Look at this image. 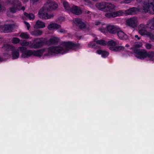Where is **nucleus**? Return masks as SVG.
I'll return each mask as SVG.
<instances>
[{
    "instance_id": "nucleus-12",
    "label": "nucleus",
    "mask_w": 154,
    "mask_h": 154,
    "mask_svg": "<svg viewBox=\"0 0 154 154\" xmlns=\"http://www.w3.org/2000/svg\"><path fill=\"white\" fill-rule=\"evenodd\" d=\"M74 23L78 26L81 29H83L86 28V24L81 19L79 18L75 19Z\"/></svg>"
},
{
    "instance_id": "nucleus-29",
    "label": "nucleus",
    "mask_w": 154,
    "mask_h": 154,
    "mask_svg": "<svg viewBox=\"0 0 154 154\" xmlns=\"http://www.w3.org/2000/svg\"><path fill=\"white\" fill-rule=\"evenodd\" d=\"M42 33V31L39 29L35 30L32 32V34L35 36H40Z\"/></svg>"
},
{
    "instance_id": "nucleus-39",
    "label": "nucleus",
    "mask_w": 154,
    "mask_h": 154,
    "mask_svg": "<svg viewBox=\"0 0 154 154\" xmlns=\"http://www.w3.org/2000/svg\"><path fill=\"white\" fill-rule=\"evenodd\" d=\"M19 48L20 51L22 53V54L23 52V51L26 50V48L23 47H20Z\"/></svg>"
},
{
    "instance_id": "nucleus-18",
    "label": "nucleus",
    "mask_w": 154,
    "mask_h": 154,
    "mask_svg": "<svg viewBox=\"0 0 154 154\" xmlns=\"http://www.w3.org/2000/svg\"><path fill=\"white\" fill-rule=\"evenodd\" d=\"M61 25L55 23H52L49 24L48 26V28L49 30L57 29L61 27Z\"/></svg>"
},
{
    "instance_id": "nucleus-38",
    "label": "nucleus",
    "mask_w": 154,
    "mask_h": 154,
    "mask_svg": "<svg viewBox=\"0 0 154 154\" xmlns=\"http://www.w3.org/2000/svg\"><path fill=\"white\" fill-rule=\"evenodd\" d=\"M57 32L59 33H65L67 32V31L63 29H61L57 31Z\"/></svg>"
},
{
    "instance_id": "nucleus-43",
    "label": "nucleus",
    "mask_w": 154,
    "mask_h": 154,
    "mask_svg": "<svg viewBox=\"0 0 154 154\" xmlns=\"http://www.w3.org/2000/svg\"><path fill=\"white\" fill-rule=\"evenodd\" d=\"M142 45V43H140L139 44H138V43H137L136 44L135 43V47H140Z\"/></svg>"
},
{
    "instance_id": "nucleus-8",
    "label": "nucleus",
    "mask_w": 154,
    "mask_h": 154,
    "mask_svg": "<svg viewBox=\"0 0 154 154\" xmlns=\"http://www.w3.org/2000/svg\"><path fill=\"white\" fill-rule=\"evenodd\" d=\"M120 27L118 26L113 24H109L106 26L107 31L110 34H116Z\"/></svg>"
},
{
    "instance_id": "nucleus-40",
    "label": "nucleus",
    "mask_w": 154,
    "mask_h": 154,
    "mask_svg": "<svg viewBox=\"0 0 154 154\" xmlns=\"http://www.w3.org/2000/svg\"><path fill=\"white\" fill-rule=\"evenodd\" d=\"M145 47L147 49H150L151 48L152 45L150 44H146L145 45Z\"/></svg>"
},
{
    "instance_id": "nucleus-2",
    "label": "nucleus",
    "mask_w": 154,
    "mask_h": 154,
    "mask_svg": "<svg viewBox=\"0 0 154 154\" xmlns=\"http://www.w3.org/2000/svg\"><path fill=\"white\" fill-rule=\"evenodd\" d=\"M154 0H147L142 4L140 8L135 9V12L137 10L150 14H154Z\"/></svg>"
},
{
    "instance_id": "nucleus-15",
    "label": "nucleus",
    "mask_w": 154,
    "mask_h": 154,
    "mask_svg": "<svg viewBox=\"0 0 154 154\" xmlns=\"http://www.w3.org/2000/svg\"><path fill=\"white\" fill-rule=\"evenodd\" d=\"M126 24L127 25L135 28V17H131L127 19L126 21Z\"/></svg>"
},
{
    "instance_id": "nucleus-53",
    "label": "nucleus",
    "mask_w": 154,
    "mask_h": 154,
    "mask_svg": "<svg viewBox=\"0 0 154 154\" xmlns=\"http://www.w3.org/2000/svg\"><path fill=\"white\" fill-rule=\"evenodd\" d=\"M96 25H98V24H96Z\"/></svg>"
},
{
    "instance_id": "nucleus-20",
    "label": "nucleus",
    "mask_w": 154,
    "mask_h": 154,
    "mask_svg": "<svg viewBox=\"0 0 154 154\" xmlns=\"http://www.w3.org/2000/svg\"><path fill=\"white\" fill-rule=\"evenodd\" d=\"M96 53L99 55H101V57L104 58L107 57L109 54L108 51L101 50H97Z\"/></svg>"
},
{
    "instance_id": "nucleus-51",
    "label": "nucleus",
    "mask_w": 154,
    "mask_h": 154,
    "mask_svg": "<svg viewBox=\"0 0 154 154\" xmlns=\"http://www.w3.org/2000/svg\"><path fill=\"white\" fill-rule=\"evenodd\" d=\"M6 55H8V54H4V56H6Z\"/></svg>"
},
{
    "instance_id": "nucleus-41",
    "label": "nucleus",
    "mask_w": 154,
    "mask_h": 154,
    "mask_svg": "<svg viewBox=\"0 0 154 154\" xmlns=\"http://www.w3.org/2000/svg\"><path fill=\"white\" fill-rule=\"evenodd\" d=\"M29 43L27 42H23L21 43V45L23 46H27L28 45Z\"/></svg>"
},
{
    "instance_id": "nucleus-45",
    "label": "nucleus",
    "mask_w": 154,
    "mask_h": 154,
    "mask_svg": "<svg viewBox=\"0 0 154 154\" xmlns=\"http://www.w3.org/2000/svg\"><path fill=\"white\" fill-rule=\"evenodd\" d=\"M32 1L33 2V3H34L35 2H38L39 1V0H32Z\"/></svg>"
},
{
    "instance_id": "nucleus-9",
    "label": "nucleus",
    "mask_w": 154,
    "mask_h": 154,
    "mask_svg": "<svg viewBox=\"0 0 154 154\" xmlns=\"http://www.w3.org/2000/svg\"><path fill=\"white\" fill-rule=\"evenodd\" d=\"M123 13L121 10L112 12L110 13H107L105 14V16L108 18H114L116 17L121 16Z\"/></svg>"
},
{
    "instance_id": "nucleus-14",
    "label": "nucleus",
    "mask_w": 154,
    "mask_h": 154,
    "mask_svg": "<svg viewBox=\"0 0 154 154\" xmlns=\"http://www.w3.org/2000/svg\"><path fill=\"white\" fill-rule=\"evenodd\" d=\"M2 29L5 32H10L13 29V25L11 24H5L2 26Z\"/></svg>"
},
{
    "instance_id": "nucleus-54",
    "label": "nucleus",
    "mask_w": 154,
    "mask_h": 154,
    "mask_svg": "<svg viewBox=\"0 0 154 154\" xmlns=\"http://www.w3.org/2000/svg\"><path fill=\"white\" fill-rule=\"evenodd\" d=\"M1 38L0 37V39Z\"/></svg>"
},
{
    "instance_id": "nucleus-28",
    "label": "nucleus",
    "mask_w": 154,
    "mask_h": 154,
    "mask_svg": "<svg viewBox=\"0 0 154 154\" xmlns=\"http://www.w3.org/2000/svg\"><path fill=\"white\" fill-rule=\"evenodd\" d=\"M135 12V7L130 8L125 11V13L127 15H131L132 14Z\"/></svg>"
},
{
    "instance_id": "nucleus-1",
    "label": "nucleus",
    "mask_w": 154,
    "mask_h": 154,
    "mask_svg": "<svg viewBox=\"0 0 154 154\" xmlns=\"http://www.w3.org/2000/svg\"><path fill=\"white\" fill-rule=\"evenodd\" d=\"M63 45L65 47L64 48L60 46H51L48 48V54H64L67 52V51L70 49H75L79 48L80 45L79 43H75L72 42H64Z\"/></svg>"
},
{
    "instance_id": "nucleus-35",
    "label": "nucleus",
    "mask_w": 154,
    "mask_h": 154,
    "mask_svg": "<svg viewBox=\"0 0 154 154\" xmlns=\"http://www.w3.org/2000/svg\"><path fill=\"white\" fill-rule=\"evenodd\" d=\"M88 46L89 48H94L95 49H96L98 48V46L96 45L95 43L92 44L91 43H90L88 44Z\"/></svg>"
},
{
    "instance_id": "nucleus-10",
    "label": "nucleus",
    "mask_w": 154,
    "mask_h": 154,
    "mask_svg": "<svg viewBox=\"0 0 154 154\" xmlns=\"http://www.w3.org/2000/svg\"><path fill=\"white\" fill-rule=\"evenodd\" d=\"M44 6H45L47 10L49 11L55 10L58 7L57 4L55 2H51L47 5Z\"/></svg>"
},
{
    "instance_id": "nucleus-7",
    "label": "nucleus",
    "mask_w": 154,
    "mask_h": 154,
    "mask_svg": "<svg viewBox=\"0 0 154 154\" xmlns=\"http://www.w3.org/2000/svg\"><path fill=\"white\" fill-rule=\"evenodd\" d=\"M12 5L13 6L10 8L9 11L12 13H16L17 11L20 10V7L22 6L21 2L19 0H13Z\"/></svg>"
},
{
    "instance_id": "nucleus-50",
    "label": "nucleus",
    "mask_w": 154,
    "mask_h": 154,
    "mask_svg": "<svg viewBox=\"0 0 154 154\" xmlns=\"http://www.w3.org/2000/svg\"><path fill=\"white\" fill-rule=\"evenodd\" d=\"M1 8H2V5L1 4H0V12L1 11Z\"/></svg>"
},
{
    "instance_id": "nucleus-24",
    "label": "nucleus",
    "mask_w": 154,
    "mask_h": 154,
    "mask_svg": "<svg viewBox=\"0 0 154 154\" xmlns=\"http://www.w3.org/2000/svg\"><path fill=\"white\" fill-rule=\"evenodd\" d=\"M11 55L13 59H16L18 58L19 56V52L18 50H15L11 52Z\"/></svg>"
},
{
    "instance_id": "nucleus-27",
    "label": "nucleus",
    "mask_w": 154,
    "mask_h": 154,
    "mask_svg": "<svg viewBox=\"0 0 154 154\" xmlns=\"http://www.w3.org/2000/svg\"><path fill=\"white\" fill-rule=\"evenodd\" d=\"M4 49L7 51H12L15 50V48L14 46L9 45H5L4 47Z\"/></svg>"
},
{
    "instance_id": "nucleus-11",
    "label": "nucleus",
    "mask_w": 154,
    "mask_h": 154,
    "mask_svg": "<svg viewBox=\"0 0 154 154\" xmlns=\"http://www.w3.org/2000/svg\"><path fill=\"white\" fill-rule=\"evenodd\" d=\"M69 11L71 13L77 15L80 14L82 13V11L80 7L75 5H73L71 7Z\"/></svg>"
},
{
    "instance_id": "nucleus-37",
    "label": "nucleus",
    "mask_w": 154,
    "mask_h": 154,
    "mask_svg": "<svg viewBox=\"0 0 154 154\" xmlns=\"http://www.w3.org/2000/svg\"><path fill=\"white\" fill-rule=\"evenodd\" d=\"M130 52L131 54H134L135 56V45H133L132 47L130 48Z\"/></svg>"
},
{
    "instance_id": "nucleus-47",
    "label": "nucleus",
    "mask_w": 154,
    "mask_h": 154,
    "mask_svg": "<svg viewBox=\"0 0 154 154\" xmlns=\"http://www.w3.org/2000/svg\"><path fill=\"white\" fill-rule=\"evenodd\" d=\"M135 38H137V39H140V38L138 37V36L137 35H135Z\"/></svg>"
},
{
    "instance_id": "nucleus-30",
    "label": "nucleus",
    "mask_w": 154,
    "mask_h": 154,
    "mask_svg": "<svg viewBox=\"0 0 154 154\" xmlns=\"http://www.w3.org/2000/svg\"><path fill=\"white\" fill-rule=\"evenodd\" d=\"M24 14L25 16L29 18L30 20L34 19V16L32 13L28 14L26 12H24Z\"/></svg>"
},
{
    "instance_id": "nucleus-4",
    "label": "nucleus",
    "mask_w": 154,
    "mask_h": 154,
    "mask_svg": "<svg viewBox=\"0 0 154 154\" xmlns=\"http://www.w3.org/2000/svg\"><path fill=\"white\" fill-rule=\"evenodd\" d=\"M45 6H43L39 10L38 14V17L40 19L43 20H46L50 19L53 17L54 16L52 14H49L47 12H48Z\"/></svg>"
},
{
    "instance_id": "nucleus-21",
    "label": "nucleus",
    "mask_w": 154,
    "mask_h": 154,
    "mask_svg": "<svg viewBox=\"0 0 154 154\" xmlns=\"http://www.w3.org/2000/svg\"><path fill=\"white\" fill-rule=\"evenodd\" d=\"M115 6V5L110 3H106V11H111L114 10Z\"/></svg>"
},
{
    "instance_id": "nucleus-19",
    "label": "nucleus",
    "mask_w": 154,
    "mask_h": 154,
    "mask_svg": "<svg viewBox=\"0 0 154 154\" xmlns=\"http://www.w3.org/2000/svg\"><path fill=\"white\" fill-rule=\"evenodd\" d=\"M32 50H26L23 51L22 54V57L23 58H28L32 56Z\"/></svg>"
},
{
    "instance_id": "nucleus-16",
    "label": "nucleus",
    "mask_w": 154,
    "mask_h": 154,
    "mask_svg": "<svg viewBox=\"0 0 154 154\" xmlns=\"http://www.w3.org/2000/svg\"><path fill=\"white\" fill-rule=\"evenodd\" d=\"M145 28L143 29V27L141 28L144 30H145L146 28H148L150 29H151L154 30V17L152 19V20H149L147 23L146 26L144 25Z\"/></svg>"
},
{
    "instance_id": "nucleus-26",
    "label": "nucleus",
    "mask_w": 154,
    "mask_h": 154,
    "mask_svg": "<svg viewBox=\"0 0 154 154\" xmlns=\"http://www.w3.org/2000/svg\"><path fill=\"white\" fill-rule=\"evenodd\" d=\"M35 26L38 28H43L45 27V23L41 21L38 20L35 23Z\"/></svg>"
},
{
    "instance_id": "nucleus-5",
    "label": "nucleus",
    "mask_w": 154,
    "mask_h": 154,
    "mask_svg": "<svg viewBox=\"0 0 154 154\" xmlns=\"http://www.w3.org/2000/svg\"><path fill=\"white\" fill-rule=\"evenodd\" d=\"M46 42L47 41L45 38H36L34 39L32 46L34 48L38 49L42 47Z\"/></svg>"
},
{
    "instance_id": "nucleus-42",
    "label": "nucleus",
    "mask_w": 154,
    "mask_h": 154,
    "mask_svg": "<svg viewBox=\"0 0 154 154\" xmlns=\"http://www.w3.org/2000/svg\"><path fill=\"white\" fill-rule=\"evenodd\" d=\"M24 23L27 27V29L29 30L30 27L29 24L26 21H25Z\"/></svg>"
},
{
    "instance_id": "nucleus-6",
    "label": "nucleus",
    "mask_w": 154,
    "mask_h": 154,
    "mask_svg": "<svg viewBox=\"0 0 154 154\" xmlns=\"http://www.w3.org/2000/svg\"><path fill=\"white\" fill-rule=\"evenodd\" d=\"M145 27L143 24H141L140 26L139 27V33L141 35L149 37L150 40L154 42V34L151 32H148L141 28V27H143L144 29Z\"/></svg>"
},
{
    "instance_id": "nucleus-33",
    "label": "nucleus",
    "mask_w": 154,
    "mask_h": 154,
    "mask_svg": "<svg viewBox=\"0 0 154 154\" xmlns=\"http://www.w3.org/2000/svg\"><path fill=\"white\" fill-rule=\"evenodd\" d=\"M63 6L64 8L67 10L69 11L71 7H70L69 3L66 2L64 1L63 2Z\"/></svg>"
},
{
    "instance_id": "nucleus-49",
    "label": "nucleus",
    "mask_w": 154,
    "mask_h": 154,
    "mask_svg": "<svg viewBox=\"0 0 154 154\" xmlns=\"http://www.w3.org/2000/svg\"><path fill=\"white\" fill-rule=\"evenodd\" d=\"M97 39V37H95V39L94 40V41L96 42V41H96V40Z\"/></svg>"
},
{
    "instance_id": "nucleus-48",
    "label": "nucleus",
    "mask_w": 154,
    "mask_h": 154,
    "mask_svg": "<svg viewBox=\"0 0 154 154\" xmlns=\"http://www.w3.org/2000/svg\"><path fill=\"white\" fill-rule=\"evenodd\" d=\"M125 47H129V45L128 44H126L125 45Z\"/></svg>"
},
{
    "instance_id": "nucleus-17",
    "label": "nucleus",
    "mask_w": 154,
    "mask_h": 154,
    "mask_svg": "<svg viewBox=\"0 0 154 154\" xmlns=\"http://www.w3.org/2000/svg\"><path fill=\"white\" fill-rule=\"evenodd\" d=\"M106 2H101L97 3L96 5V7L102 11H105Z\"/></svg>"
},
{
    "instance_id": "nucleus-22",
    "label": "nucleus",
    "mask_w": 154,
    "mask_h": 154,
    "mask_svg": "<svg viewBox=\"0 0 154 154\" xmlns=\"http://www.w3.org/2000/svg\"><path fill=\"white\" fill-rule=\"evenodd\" d=\"M44 51V50L43 49L39 50L37 51H32V56L38 57H41Z\"/></svg>"
},
{
    "instance_id": "nucleus-36",
    "label": "nucleus",
    "mask_w": 154,
    "mask_h": 154,
    "mask_svg": "<svg viewBox=\"0 0 154 154\" xmlns=\"http://www.w3.org/2000/svg\"><path fill=\"white\" fill-rule=\"evenodd\" d=\"M11 41L13 43L17 44L19 42L20 39L18 38L14 37L12 39Z\"/></svg>"
},
{
    "instance_id": "nucleus-32",
    "label": "nucleus",
    "mask_w": 154,
    "mask_h": 154,
    "mask_svg": "<svg viewBox=\"0 0 154 154\" xmlns=\"http://www.w3.org/2000/svg\"><path fill=\"white\" fill-rule=\"evenodd\" d=\"M20 37L22 38L28 39L29 38V35L27 33L22 32L20 34Z\"/></svg>"
},
{
    "instance_id": "nucleus-44",
    "label": "nucleus",
    "mask_w": 154,
    "mask_h": 154,
    "mask_svg": "<svg viewBox=\"0 0 154 154\" xmlns=\"http://www.w3.org/2000/svg\"><path fill=\"white\" fill-rule=\"evenodd\" d=\"M25 9V8L24 7H22L21 8V7H20V10H24Z\"/></svg>"
},
{
    "instance_id": "nucleus-31",
    "label": "nucleus",
    "mask_w": 154,
    "mask_h": 154,
    "mask_svg": "<svg viewBox=\"0 0 154 154\" xmlns=\"http://www.w3.org/2000/svg\"><path fill=\"white\" fill-rule=\"evenodd\" d=\"M96 43L97 44H99L103 46H105L106 44V42L103 40H97L96 41Z\"/></svg>"
},
{
    "instance_id": "nucleus-23",
    "label": "nucleus",
    "mask_w": 154,
    "mask_h": 154,
    "mask_svg": "<svg viewBox=\"0 0 154 154\" xmlns=\"http://www.w3.org/2000/svg\"><path fill=\"white\" fill-rule=\"evenodd\" d=\"M125 48L122 46H116V47H110L109 49L112 51H118L121 50H123Z\"/></svg>"
},
{
    "instance_id": "nucleus-34",
    "label": "nucleus",
    "mask_w": 154,
    "mask_h": 154,
    "mask_svg": "<svg viewBox=\"0 0 154 154\" xmlns=\"http://www.w3.org/2000/svg\"><path fill=\"white\" fill-rule=\"evenodd\" d=\"M106 44L109 46H116L117 45V43L115 41L111 40H110L108 41Z\"/></svg>"
},
{
    "instance_id": "nucleus-46",
    "label": "nucleus",
    "mask_w": 154,
    "mask_h": 154,
    "mask_svg": "<svg viewBox=\"0 0 154 154\" xmlns=\"http://www.w3.org/2000/svg\"><path fill=\"white\" fill-rule=\"evenodd\" d=\"M3 59L1 57H0V62H1L2 61H3Z\"/></svg>"
},
{
    "instance_id": "nucleus-13",
    "label": "nucleus",
    "mask_w": 154,
    "mask_h": 154,
    "mask_svg": "<svg viewBox=\"0 0 154 154\" xmlns=\"http://www.w3.org/2000/svg\"><path fill=\"white\" fill-rule=\"evenodd\" d=\"M119 38L122 40H126L128 39V36L127 34L122 31L121 28L116 34Z\"/></svg>"
},
{
    "instance_id": "nucleus-25",
    "label": "nucleus",
    "mask_w": 154,
    "mask_h": 154,
    "mask_svg": "<svg viewBox=\"0 0 154 154\" xmlns=\"http://www.w3.org/2000/svg\"><path fill=\"white\" fill-rule=\"evenodd\" d=\"M58 42V38L56 37L51 38L48 41V42L49 45H54L57 44Z\"/></svg>"
},
{
    "instance_id": "nucleus-52",
    "label": "nucleus",
    "mask_w": 154,
    "mask_h": 154,
    "mask_svg": "<svg viewBox=\"0 0 154 154\" xmlns=\"http://www.w3.org/2000/svg\"><path fill=\"white\" fill-rule=\"evenodd\" d=\"M137 1L138 2H140V1L141 0H137Z\"/></svg>"
},
{
    "instance_id": "nucleus-3",
    "label": "nucleus",
    "mask_w": 154,
    "mask_h": 154,
    "mask_svg": "<svg viewBox=\"0 0 154 154\" xmlns=\"http://www.w3.org/2000/svg\"><path fill=\"white\" fill-rule=\"evenodd\" d=\"M135 56L141 59L146 58L148 60L154 62V52H153L147 53L144 50H137L135 51Z\"/></svg>"
}]
</instances>
